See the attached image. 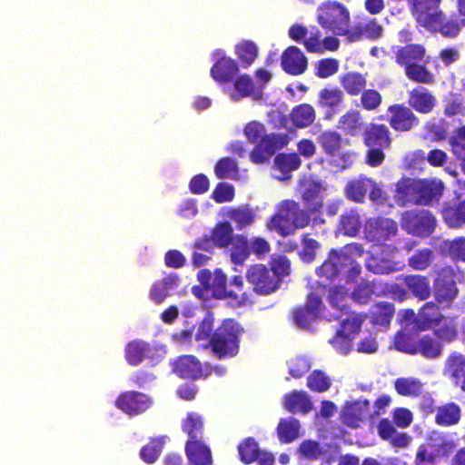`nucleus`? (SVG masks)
Segmentation results:
<instances>
[{
  "mask_svg": "<svg viewBox=\"0 0 465 465\" xmlns=\"http://www.w3.org/2000/svg\"><path fill=\"white\" fill-rule=\"evenodd\" d=\"M286 210L289 211L294 232L298 229L306 228L311 223V213L309 209H302L294 200H285Z\"/></svg>",
  "mask_w": 465,
  "mask_h": 465,
  "instance_id": "c03bdc74",
  "label": "nucleus"
},
{
  "mask_svg": "<svg viewBox=\"0 0 465 465\" xmlns=\"http://www.w3.org/2000/svg\"><path fill=\"white\" fill-rule=\"evenodd\" d=\"M300 423L295 418L281 419L277 425L278 439L282 443H291L299 437Z\"/></svg>",
  "mask_w": 465,
  "mask_h": 465,
  "instance_id": "49530a36",
  "label": "nucleus"
},
{
  "mask_svg": "<svg viewBox=\"0 0 465 465\" xmlns=\"http://www.w3.org/2000/svg\"><path fill=\"white\" fill-rule=\"evenodd\" d=\"M171 365L173 372L181 379L196 381L203 376V365L194 355H181Z\"/></svg>",
  "mask_w": 465,
  "mask_h": 465,
  "instance_id": "a211bd4d",
  "label": "nucleus"
},
{
  "mask_svg": "<svg viewBox=\"0 0 465 465\" xmlns=\"http://www.w3.org/2000/svg\"><path fill=\"white\" fill-rule=\"evenodd\" d=\"M435 253L430 248H420L416 250L408 258V265L415 271H425L432 263Z\"/></svg>",
  "mask_w": 465,
  "mask_h": 465,
  "instance_id": "8fccbe9b",
  "label": "nucleus"
},
{
  "mask_svg": "<svg viewBox=\"0 0 465 465\" xmlns=\"http://www.w3.org/2000/svg\"><path fill=\"white\" fill-rule=\"evenodd\" d=\"M208 291H211L213 297L223 300V298H232L234 303H241L242 294L236 295L233 292H227V276L217 269L214 271L213 279Z\"/></svg>",
  "mask_w": 465,
  "mask_h": 465,
  "instance_id": "72a5a7b5",
  "label": "nucleus"
},
{
  "mask_svg": "<svg viewBox=\"0 0 465 465\" xmlns=\"http://www.w3.org/2000/svg\"><path fill=\"white\" fill-rule=\"evenodd\" d=\"M235 54L243 67H249L258 56V47L251 40H244L235 45Z\"/></svg>",
  "mask_w": 465,
  "mask_h": 465,
  "instance_id": "3c124183",
  "label": "nucleus"
},
{
  "mask_svg": "<svg viewBox=\"0 0 465 465\" xmlns=\"http://www.w3.org/2000/svg\"><path fill=\"white\" fill-rule=\"evenodd\" d=\"M340 83L349 95L356 96L365 89L367 81L361 73L351 71L341 75Z\"/></svg>",
  "mask_w": 465,
  "mask_h": 465,
  "instance_id": "58836bf2",
  "label": "nucleus"
},
{
  "mask_svg": "<svg viewBox=\"0 0 465 465\" xmlns=\"http://www.w3.org/2000/svg\"><path fill=\"white\" fill-rule=\"evenodd\" d=\"M371 416L368 400L356 401L347 404L341 414L343 423L351 428H358L361 421Z\"/></svg>",
  "mask_w": 465,
  "mask_h": 465,
  "instance_id": "393cba45",
  "label": "nucleus"
},
{
  "mask_svg": "<svg viewBox=\"0 0 465 465\" xmlns=\"http://www.w3.org/2000/svg\"><path fill=\"white\" fill-rule=\"evenodd\" d=\"M331 381L330 377L321 370H314L307 378V387L315 392H324L330 389Z\"/></svg>",
  "mask_w": 465,
  "mask_h": 465,
  "instance_id": "69168bd1",
  "label": "nucleus"
},
{
  "mask_svg": "<svg viewBox=\"0 0 465 465\" xmlns=\"http://www.w3.org/2000/svg\"><path fill=\"white\" fill-rule=\"evenodd\" d=\"M214 173L219 179H234L239 174L238 164L230 157H222L214 165Z\"/></svg>",
  "mask_w": 465,
  "mask_h": 465,
  "instance_id": "5fc2aeb1",
  "label": "nucleus"
},
{
  "mask_svg": "<svg viewBox=\"0 0 465 465\" xmlns=\"http://www.w3.org/2000/svg\"><path fill=\"white\" fill-rule=\"evenodd\" d=\"M228 217L236 223V228L242 230L243 228L251 225L255 219V213L249 208H232L228 213Z\"/></svg>",
  "mask_w": 465,
  "mask_h": 465,
  "instance_id": "338daca9",
  "label": "nucleus"
},
{
  "mask_svg": "<svg viewBox=\"0 0 465 465\" xmlns=\"http://www.w3.org/2000/svg\"><path fill=\"white\" fill-rule=\"evenodd\" d=\"M394 385L398 394L408 397L421 395L423 388V384L419 380L411 378H398Z\"/></svg>",
  "mask_w": 465,
  "mask_h": 465,
  "instance_id": "864d4df0",
  "label": "nucleus"
},
{
  "mask_svg": "<svg viewBox=\"0 0 465 465\" xmlns=\"http://www.w3.org/2000/svg\"><path fill=\"white\" fill-rule=\"evenodd\" d=\"M317 23L335 35L344 36L350 24L351 13L348 7L336 0H329L317 8Z\"/></svg>",
  "mask_w": 465,
  "mask_h": 465,
  "instance_id": "39448f33",
  "label": "nucleus"
},
{
  "mask_svg": "<svg viewBox=\"0 0 465 465\" xmlns=\"http://www.w3.org/2000/svg\"><path fill=\"white\" fill-rule=\"evenodd\" d=\"M239 72V66L232 58L222 55L213 64L210 74L212 78L219 84H228L232 82Z\"/></svg>",
  "mask_w": 465,
  "mask_h": 465,
  "instance_id": "5701e85b",
  "label": "nucleus"
},
{
  "mask_svg": "<svg viewBox=\"0 0 465 465\" xmlns=\"http://www.w3.org/2000/svg\"><path fill=\"white\" fill-rule=\"evenodd\" d=\"M230 257L235 265H243L250 255L249 241L242 235L238 234L231 242Z\"/></svg>",
  "mask_w": 465,
  "mask_h": 465,
  "instance_id": "de8ad7c7",
  "label": "nucleus"
},
{
  "mask_svg": "<svg viewBox=\"0 0 465 465\" xmlns=\"http://www.w3.org/2000/svg\"><path fill=\"white\" fill-rule=\"evenodd\" d=\"M302 250L299 252L300 259L307 263L312 262L316 259L317 251L321 243L312 238L310 233H303L301 238Z\"/></svg>",
  "mask_w": 465,
  "mask_h": 465,
  "instance_id": "6e6d98bb",
  "label": "nucleus"
},
{
  "mask_svg": "<svg viewBox=\"0 0 465 465\" xmlns=\"http://www.w3.org/2000/svg\"><path fill=\"white\" fill-rule=\"evenodd\" d=\"M268 227L282 237L292 235L295 232L291 214L289 211L286 210L285 200L280 203L278 210L276 213L272 216Z\"/></svg>",
  "mask_w": 465,
  "mask_h": 465,
  "instance_id": "cd10ccee",
  "label": "nucleus"
},
{
  "mask_svg": "<svg viewBox=\"0 0 465 465\" xmlns=\"http://www.w3.org/2000/svg\"><path fill=\"white\" fill-rule=\"evenodd\" d=\"M409 293L419 301L427 300L431 294L430 279L422 274H406L399 277Z\"/></svg>",
  "mask_w": 465,
  "mask_h": 465,
  "instance_id": "b1692460",
  "label": "nucleus"
},
{
  "mask_svg": "<svg viewBox=\"0 0 465 465\" xmlns=\"http://www.w3.org/2000/svg\"><path fill=\"white\" fill-rule=\"evenodd\" d=\"M442 218L451 228H460L465 224V199L456 204H448L442 209Z\"/></svg>",
  "mask_w": 465,
  "mask_h": 465,
  "instance_id": "ea45409f",
  "label": "nucleus"
},
{
  "mask_svg": "<svg viewBox=\"0 0 465 465\" xmlns=\"http://www.w3.org/2000/svg\"><path fill=\"white\" fill-rule=\"evenodd\" d=\"M371 183V178L361 175L347 183L344 189L345 196L354 203H362Z\"/></svg>",
  "mask_w": 465,
  "mask_h": 465,
  "instance_id": "e433bc0d",
  "label": "nucleus"
},
{
  "mask_svg": "<svg viewBox=\"0 0 465 465\" xmlns=\"http://www.w3.org/2000/svg\"><path fill=\"white\" fill-rule=\"evenodd\" d=\"M444 319L440 306L434 302H425L419 310L416 317V325L420 330H426L437 325Z\"/></svg>",
  "mask_w": 465,
  "mask_h": 465,
  "instance_id": "c756f323",
  "label": "nucleus"
},
{
  "mask_svg": "<svg viewBox=\"0 0 465 465\" xmlns=\"http://www.w3.org/2000/svg\"><path fill=\"white\" fill-rule=\"evenodd\" d=\"M442 343L430 335H423L417 341V354L426 359H436L442 354Z\"/></svg>",
  "mask_w": 465,
  "mask_h": 465,
  "instance_id": "37998d69",
  "label": "nucleus"
},
{
  "mask_svg": "<svg viewBox=\"0 0 465 465\" xmlns=\"http://www.w3.org/2000/svg\"><path fill=\"white\" fill-rule=\"evenodd\" d=\"M185 453L193 465H212L213 458L210 448L200 440H187Z\"/></svg>",
  "mask_w": 465,
  "mask_h": 465,
  "instance_id": "c85d7f7f",
  "label": "nucleus"
},
{
  "mask_svg": "<svg viewBox=\"0 0 465 465\" xmlns=\"http://www.w3.org/2000/svg\"><path fill=\"white\" fill-rule=\"evenodd\" d=\"M283 406L291 413L306 414L312 409L308 394L303 391H292L283 397Z\"/></svg>",
  "mask_w": 465,
  "mask_h": 465,
  "instance_id": "2f4dec72",
  "label": "nucleus"
},
{
  "mask_svg": "<svg viewBox=\"0 0 465 465\" xmlns=\"http://www.w3.org/2000/svg\"><path fill=\"white\" fill-rule=\"evenodd\" d=\"M446 253L455 262H465V237L460 236L443 242Z\"/></svg>",
  "mask_w": 465,
  "mask_h": 465,
  "instance_id": "0e129e2a",
  "label": "nucleus"
},
{
  "mask_svg": "<svg viewBox=\"0 0 465 465\" xmlns=\"http://www.w3.org/2000/svg\"><path fill=\"white\" fill-rule=\"evenodd\" d=\"M163 444L164 441L162 438L151 439L150 441L141 449V459L148 464L155 462L163 450Z\"/></svg>",
  "mask_w": 465,
  "mask_h": 465,
  "instance_id": "e2e57ef3",
  "label": "nucleus"
},
{
  "mask_svg": "<svg viewBox=\"0 0 465 465\" xmlns=\"http://www.w3.org/2000/svg\"><path fill=\"white\" fill-rule=\"evenodd\" d=\"M290 142L288 134H265L250 153V159L255 164H264L275 153L285 147Z\"/></svg>",
  "mask_w": 465,
  "mask_h": 465,
  "instance_id": "6e6552de",
  "label": "nucleus"
},
{
  "mask_svg": "<svg viewBox=\"0 0 465 465\" xmlns=\"http://www.w3.org/2000/svg\"><path fill=\"white\" fill-rule=\"evenodd\" d=\"M395 307L392 302H377L371 306L370 322L372 325L388 326L393 318Z\"/></svg>",
  "mask_w": 465,
  "mask_h": 465,
  "instance_id": "f704fd0d",
  "label": "nucleus"
},
{
  "mask_svg": "<svg viewBox=\"0 0 465 465\" xmlns=\"http://www.w3.org/2000/svg\"><path fill=\"white\" fill-rule=\"evenodd\" d=\"M343 101V94L338 87L323 88L319 93V105L322 107L336 108Z\"/></svg>",
  "mask_w": 465,
  "mask_h": 465,
  "instance_id": "052dcab7",
  "label": "nucleus"
},
{
  "mask_svg": "<svg viewBox=\"0 0 465 465\" xmlns=\"http://www.w3.org/2000/svg\"><path fill=\"white\" fill-rule=\"evenodd\" d=\"M383 27L375 18H371L365 22H357L352 26L348 27L344 37L350 43H355L362 40H378L382 36Z\"/></svg>",
  "mask_w": 465,
  "mask_h": 465,
  "instance_id": "2eb2a0df",
  "label": "nucleus"
},
{
  "mask_svg": "<svg viewBox=\"0 0 465 465\" xmlns=\"http://www.w3.org/2000/svg\"><path fill=\"white\" fill-rule=\"evenodd\" d=\"M364 253L363 246L358 242L347 243L340 249H331L324 262L316 269L320 278L333 281L344 274L348 282H354L361 273L357 262Z\"/></svg>",
  "mask_w": 465,
  "mask_h": 465,
  "instance_id": "f257e3e1",
  "label": "nucleus"
},
{
  "mask_svg": "<svg viewBox=\"0 0 465 465\" xmlns=\"http://www.w3.org/2000/svg\"><path fill=\"white\" fill-rule=\"evenodd\" d=\"M150 344L143 340L129 341L124 348V358L131 366L142 363L151 353Z\"/></svg>",
  "mask_w": 465,
  "mask_h": 465,
  "instance_id": "473e14b6",
  "label": "nucleus"
},
{
  "mask_svg": "<svg viewBox=\"0 0 465 465\" xmlns=\"http://www.w3.org/2000/svg\"><path fill=\"white\" fill-rule=\"evenodd\" d=\"M419 179L402 177L396 183L395 198L401 205H418Z\"/></svg>",
  "mask_w": 465,
  "mask_h": 465,
  "instance_id": "a878e982",
  "label": "nucleus"
},
{
  "mask_svg": "<svg viewBox=\"0 0 465 465\" xmlns=\"http://www.w3.org/2000/svg\"><path fill=\"white\" fill-rule=\"evenodd\" d=\"M444 374L450 377L457 386L465 391V356L452 352L446 360Z\"/></svg>",
  "mask_w": 465,
  "mask_h": 465,
  "instance_id": "bb28decb",
  "label": "nucleus"
},
{
  "mask_svg": "<svg viewBox=\"0 0 465 465\" xmlns=\"http://www.w3.org/2000/svg\"><path fill=\"white\" fill-rule=\"evenodd\" d=\"M398 232L397 223L385 217L370 219L365 224V236L370 242L381 243L395 236Z\"/></svg>",
  "mask_w": 465,
  "mask_h": 465,
  "instance_id": "ddd939ff",
  "label": "nucleus"
},
{
  "mask_svg": "<svg viewBox=\"0 0 465 465\" xmlns=\"http://www.w3.org/2000/svg\"><path fill=\"white\" fill-rule=\"evenodd\" d=\"M114 405L129 416H137L151 408L153 400L145 393L137 391H126L118 395Z\"/></svg>",
  "mask_w": 465,
  "mask_h": 465,
  "instance_id": "9b49d317",
  "label": "nucleus"
},
{
  "mask_svg": "<svg viewBox=\"0 0 465 465\" xmlns=\"http://www.w3.org/2000/svg\"><path fill=\"white\" fill-rule=\"evenodd\" d=\"M210 235L218 248L231 244L233 238V229L228 222H219L212 229Z\"/></svg>",
  "mask_w": 465,
  "mask_h": 465,
  "instance_id": "09e8293b",
  "label": "nucleus"
},
{
  "mask_svg": "<svg viewBox=\"0 0 465 465\" xmlns=\"http://www.w3.org/2000/svg\"><path fill=\"white\" fill-rule=\"evenodd\" d=\"M338 127L350 136L359 135L363 127V119L361 113L356 109L347 111L340 117Z\"/></svg>",
  "mask_w": 465,
  "mask_h": 465,
  "instance_id": "c9c22d12",
  "label": "nucleus"
},
{
  "mask_svg": "<svg viewBox=\"0 0 465 465\" xmlns=\"http://www.w3.org/2000/svg\"><path fill=\"white\" fill-rule=\"evenodd\" d=\"M418 205L438 203L444 191V183L438 179H419Z\"/></svg>",
  "mask_w": 465,
  "mask_h": 465,
  "instance_id": "4be33fe9",
  "label": "nucleus"
},
{
  "mask_svg": "<svg viewBox=\"0 0 465 465\" xmlns=\"http://www.w3.org/2000/svg\"><path fill=\"white\" fill-rule=\"evenodd\" d=\"M322 303L321 296L311 292L307 296L304 305L297 306L292 310L295 324L300 328L309 329L312 322L318 318Z\"/></svg>",
  "mask_w": 465,
  "mask_h": 465,
  "instance_id": "4468645a",
  "label": "nucleus"
},
{
  "mask_svg": "<svg viewBox=\"0 0 465 465\" xmlns=\"http://www.w3.org/2000/svg\"><path fill=\"white\" fill-rule=\"evenodd\" d=\"M317 140L322 152L328 156H335L342 146V137L341 134L333 130L322 132L318 136Z\"/></svg>",
  "mask_w": 465,
  "mask_h": 465,
  "instance_id": "79ce46f5",
  "label": "nucleus"
},
{
  "mask_svg": "<svg viewBox=\"0 0 465 465\" xmlns=\"http://www.w3.org/2000/svg\"><path fill=\"white\" fill-rule=\"evenodd\" d=\"M408 106L420 114H429L437 105V98L433 93L423 85H416L408 91Z\"/></svg>",
  "mask_w": 465,
  "mask_h": 465,
  "instance_id": "f3484780",
  "label": "nucleus"
},
{
  "mask_svg": "<svg viewBox=\"0 0 465 465\" xmlns=\"http://www.w3.org/2000/svg\"><path fill=\"white\" fill-rule=\"evenodd\" d=\"M459 292L456 272L450 266L440 268L433 281V293L438 303L450 305Z\"/></svg>",
  "mask_w": 465,
  "mask_h": 465,
  "instance_id": "1a4fd4ad",
  "label": "nucleus"
},
{
  "mask_svg": "<svg viewBox=\"0 0 465 465\" xmlns=\"http://www.w3.org/2000/svg\"><path fill=\"white\" fill-rule=\"evenodd\" d=\"M361 216L358 208L346 210L340 217V229L348 236H355L361 228Z\"/></svg>",
  "mask_w": 465,
  "mask_h": 465,
  "instance_id": "a19ab883",
  "label": "nucleus"
},
{
  "mask_svg": "<svg viewBox=\"0 0 465 465\" xmlns=\"http://www.w3.org/2000/svg\"><path fill=\"white\" fill-rule=\"evenodd\" d=\"M366 268L375 274H388L396 271V264L389 259L371 256L366 263Z\"/></svg>",
  "mask_w": 465,
  "mask_h": 465,
  "instance_id": "774afa93",
  "label": "nucleus"
},
{
  "mask_svg": "<svg viewBox=\"0 0 465 465\" xmlns=\"http://www.w3.org/2000/svg\"><path fill=\"white\" fill-rule=\"evenodd\" d=\"M395 63L403 67L406 77L417 84H433L435 76L426 66L421 64L426 55V48L420 44H407L404 46H397L394 51Z\"/></svg>",
  "mask_w": 465,
  "mask_h": 465,
  "instance_id": "f03ea898",
  "label": "nucleus"
},
{
  "mask_svg": "<svg viewBox=\"0 0 465 465\" xmlns=\"http://www.w3.org/2000/svg\"><path fill=\"white\" fill-rule=\"evenodd\" d=\"M237 450L240 460L244 464H251L257 460L260 448L252 437H248L239 443Z\"/></svg>",
  "mask_w": 465,
  "mask_h": 465,
  "instance_id": "603ef678",
  "label": "nucleus"
},
{
  "mask_svg": "<svg viewBox=\"0 0 465 465\" xmlns=\"http://www.w3.org/2000/svg\"><path fill=\"white\" fill-rule=\"evenodd\" d=\"M288 35L312 54L336 52L340 47V40L335 35L322 37V31L316 25L306 27L302 24H293L289 28Z\"/></svg>",
  "mask_w": 465,
  "mask_h": 465,
  "instance_id": "20e7f679",
  "label": "nucleus"
},
{
  "mask_svg": "<svg viewBox=\"0 0 465 465\" xmlns=\"http://www.w3.org/2000/svg\"><path fill=\"white\" fill-rule=\"evenodd\" d=\"M449 143L453 154L461 162L463 167L465 165V125L454 130Z\"/></svg>",
  "mask_w": 465,
  "mask_h": 465,
  "instance_id": "bf43d9fd",
  "label": "nucleus"
},
{
  "mask_svg": "<svg viewBox=\"0 0 465 465\" xmlns=\"http://www.w3.org/2000/svg\"><path fill=\"white\" fill-rule=\"evenodd\" d=\"M436 19L430 25H425L424 28L432 32L439 33L446 38H455L459 35L461 25H465V18L460 20L456 14L447 17L442 10L437 12Z\"/></svg>",
  "mask_w": 465,
  "mask_h": 465,
  "instance_id": "dca6fc26",
  "label": "nucleus"
},
{
  "mask_svg": "<svg viewBox=\"0 0 465 465\" xmlns=\"http://www.w3.org/2000/svg\"><path fill=\"white\" fill-rule=\"evenodd\" d=\"M290 118L296 128H305L313 124L316 113L312 105L301 104L292 108Z\"/></svg>",
  "mask_w": 465,
  "mask_h": 465,
  "instance_id": "4c0bfd02",
  "label": "nucleus"
},
{
  "mask_svg": "<svg viewBox=\"0 0 465 465\" xmlns=\"http://www.w3.org/2000/svg\"><path fill=\"white\" fill-rule=\"evenodd\" d=\"M428 445L432 449L433 453L437 457L447 456L455 447L452 440H447L442 433L438 432L430 436Z\"/></svg>",
  "mask_w": 465,
  "mask_h": 465,
  "instance_id": "680f3d73",
  "label": "nucleus"
},
{
  "mask_svg": "<svg viewBox=\"0 0 465 465\" xmlns=\"http://www.w3.org/2000/svg\"><path fill=\"white\" fill-rule=\"evenodd\" d=\"M282 70L291 75H300L308 67V59L302 51L294 45L287 47L281 55Z\"/></svg>",
  "mask_w": 465,
  "mask_h": 465,
  "instance_id": "aec40b11",
  "label": "nucleus"
},
{
  "mask_svg": "<svg viewBox=\"0 0 465 465\" xmlns=\"http://www.w3.org/2000/svg\"><path fill=\"white\" fill-rule=\"evenodd\" d=\"M302 160L296 153H281L274 158L275 167L282 173H288L300 168Z\"/></svg>",
  "mask_w": 465,
  "mask_h": 465,
  "instance_id": "4d7b16f0",
  "label": "nucleus"
},
{
  "mask_svg": "<svg viewBox=\"0 0 465 465\" xmlns=\"http://www.w3.org/2000/svg\"><path fill=\"white\" fill-rule=\"evenodd\" d=\"M461 419L460 407L450 401L436 408L434 421L440 427H451L457 425Z\"/></svg>",
  "mask_w": 465,
  "mask_h": 465,
  "instance_id": "7c9ffc66",
  "label": "nucleus"
},
{
  "mask_svg": "<svg viewBox=\"0 0 465 465\" xmlns=\"http://www.w3.org/2000/svg\"><path fill=\"white\" fill-rule=\"evenodd\" d=\"M244 328L232 318L225 319L214 330L211 338V351L219 360L235 357L240 349V339Z\"/></svg>",
  "mask_w": 465,
  "mask_h": 465,
  "instance_id": "7ed1b4c3",
  "label": "nucleus"
},
{
  "mask_svg": "<svg viewBox=\"0 0 465 465\" xmlns=\"http://www.w3.org/2000/svg\"><path fill=\"white\" fill-rule=\"evenodd\" d=\"M411 13L416 22L422 27L430 25L440 11L441 0H407Z\"/></svg>",
  "mask_w": 465,
  "mask_h": 465,
  "instance_id": "6ab92c4d",
  "label": "nucleus"
},
{
  "mask_svg": "<svg viewBox=\"0 0 465 465\" xmlns=\"http://www.w3.org/2000/svg\"><path fill=\"white\" fill-rule=\"evenodd\" d=\"M367 318V314L358 313L355 312H348L347 317L340 323V329L352 338L360 332L362 323Z\"/></svg>",
  "mask_w": 465,
  "mask_h": 465,
  "instance_id": "13d9d810",
  "label": "nucleus"
},
{
  "mask_svg": "<svg viewBox=\"0 0 465 465\" xmlns=\"http://www.w3.org/2000/svg\"><path fill=\"white\" fill-rule=\"evenodd\" d=\"M245 278L252 286L253 292L259 295H270L281 286L273 272L261 263L250 265L246 270Z\"/></svg>",
  "mask_w": 465,
  "mask_h": 465,
  "instance_id": "423d86ee",
  "label": "nucleus"
},
{
  "mask_svg": "<svg viewBox=\"0 0 465 465\" xmlns=\"http://www.w3.org/2000/svg\"><path fill=\"white\" fill-rule=\"evenodd\" d=\"M387 113L389 115L387 121L390 126L396 132H410L420 124V118L404 104H391L387 109Z\"/></svg>",
  "mask_w": 465,
  "mask_h": 465,
  "instance_id": "9d476101",
  "label": "nucleus"
},
{
  "mask_svg": "<svg viewBox=\"0 0 465 465\" xmlns=\"http://www.w3.org/2000/svg\"><path fill=\"white\" fill-rule=\"evenodd\" d=\"M182 430L188 436V440H200L203 433V417L196 412H188L182 421Z\"/></svg>",
  "mask_w": 465,
  "mask_h": 465,
  "instance_id": "a18cd8bd",
  "label": "nucleus"
},
{
  "mask_svg": "<svg viewBox=\"0 0 465 465\" xmlns=\"http://www.w3.org/2000/svg\"><path fill=\"white\" fill-rule=\"evenodd\" d=\"M363 143L367 147H381L389 149L391 145V134L384 124L371 123L364 130Z\"/></svg>",
  "mask_w": 465,
  "mask_h": 465,
  "instance_id": "412c9836",
  "label": "nucleus"
},
{
  "mask_svg": "<svg viewBox=\"0 0 465 465\" xmlns=\"http://www.w3.org/2000/svg\"><path fill=\"white\" fill-rule=\"evenodd\" d=\"M326 185L323 181L309 178L300 183L301 199L309 211L320 213L323 207V195Z\"/></svg>",
  "mask_w": 465,
  "mask_h": 465,
  "instance_id": "f8f14e48",
  "label": "nucleus"
},
{
  "mask_svg": "<svg viewBox=\"0 0 465 465\" xmlns=\"http://www.w3.org/2000/svg\"><path fill=\"white\" fill-rule=\"evenodd\" d=\"M436 218L428 210L406 211L401 217V227L408 233L429 237L436 228Z\"/></svg>",
  "mask_w": 465,
  "mask_h": 465,
  "instance_id": "0eeeda50",
  "label": "nucleus"
}]
</instances>
